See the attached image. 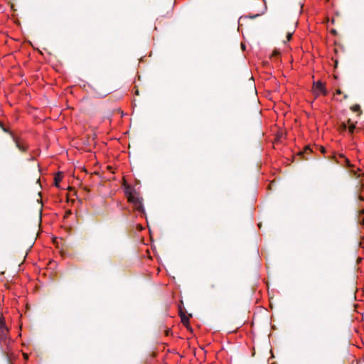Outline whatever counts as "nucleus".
<instances>
[{"instance_id": "nucleus-2", "label": "nucleus", "mask_w": 364, "mask_h": 364, "mask_svg": "<svg viewBox=\"0 0 364 364\" xmlns=\"http://www.w3.org/2000/svg\"><path fill=\"white\" fill-rule=\"evenodd\" d=\"M0 342L7 348L9 346L11 338L9 336V328L5 324L4 317L0 314Z\"/></svg>"}, {"instance_id": "nucleus-8", "label": "nucleus", "mask_w": 364, "mask_h": 364, "mask_svg": "<svg viewBox=\"0 0 364 364\" xmlns=\"http://www.w3.org/2000/svg\"><path fill=\"white\" fill-rule=\"evenodd\" d=\"M350 109L354 112H358L359 116L362 114L360 106L358 104H355L350 107Z\"/></svg>"}, {"instance_id": "nucleus-4", "label": "nucleus", "mask_w": 364, "mask_h": 364, "mask_svg": "<svg viewBox=\"0 0 364 364\" xmlns=\"http://www.w3.org/2000/svg\"><path fill=\"white\" fill-rule=\"evenodd\" d=\"M9 134L11 136V139L14 141L16 147L21 152H26L28 150L27 144L20 137L14 135V134L11 131Z\"/></svg>"}, {"instance_id": "nucleus-17", "label": "nucleus", "mask_w": 364, "mask_h": 364, "mask_svg": "<svg viewBox=\"0 0 364 364\" xmlns=\"http://www.w3.org/2000/svg\"><path fill=\"white\" fill-rule=\"evenodd\" d=\"M132 92L134 95H139V90L137 88H136V87H134L133 89H132Z\"/></svg>"}, {"instance_id": "nucleus-19", "label": "nucleus", "mask_w": 364, "mask_h": 364, "mask_svg": "<svg viewBox=\"0 0 364 364\" xmlns=\"http://www.w3.org/2000/svg\"><path fill=\"white\" fill-rule=\"evenodd\" d=\"M170 332H171V330H170V329H166V330H165V334H166V336H168V335H169V333H170Z\"/></svg>"}, {"instance_id": "nucleus-14", "label": "nucleus", "mask_w": 364, "mask_h": 364, "mask_svg": "<svg viewBox=\"0 0 364 364\" xmlns=\"http://www.w3.org/2000/svg\"><path fill=\"white\" fill-rule=\"evenodd\" d=\"M339 157H341V158H343V159H344V160H345V162H346V165H347L348 166H350V161H349V160H348L347 158H346L343 154H339Z\"/></svg>"}, {"instance_id": "nucleus-20", "label": "nucleus", "mask_w": 364, "mask_h": 364, "mask_svg": "<svg viewBox=\"0 0 364 364\" xmlns=\"http://www.w3.org/2000/svg\"><path fill=\"white\" fill-rule=\"evenodd\" d=\"M71 214V211L70 210H68L65 213V217H68L69 215Z\"/></svg>"}, {"instance_id": "nucleus-16", "label": "nucleus", "mask_w": 364, "mask_h": 364, "mask_svg": "<svg viewBox=\"0 0 364 364\" xmlns=\"http://www.w3.org/2000/svg\"><path fill=\"white\" fill-rule=\"evenodd\" d=\"M340 128H341V129L342 131H345V130H346V129H347V124H346V123H342V124H341Z\"/></svg>"}, {"instance_id": "nucleus-11", "label": "nucleus", "mask_w": 364, "mask_h": 364, "mask_svg": "<svg viewBox=\"0 0 364 364\" xmlns=\"http://www.w3.org/2000/svg\"><path fill=\"white\" fill-rule=\"evenodd\" d=\"M355 129V124H352L348 126V131L350 134H353L354 130Z\"/></svg>"}, {"instance_id": "nucleus-5", "label": "nucleus", "mask_w": 364, "mask_h": 364, "mask_svg": "<svg viewBox=\"0 0 364 364\" xmlns=\"http://www.w3.org/2000/svg\"><path fill=\"white\" fill-rule=\"evenodd\" d=\"M313 92L316 96L319 95L321 93H322L323 95H327V91L323 84L319 80L314 82Z\"/></svg>"}, {"instance_id": "nucleus-21", "label": "nucleus", "mask_w": 364, "mask_h": 364, "mask_svg": "<svg viewBox=\"0 0 364 364\" xmlns=\"http://www.w3.org/2000/svg\"><path fill=\"white\" fill-rule=\"evenodd\" d=\"M332 158H333V160L336 161V163H338V161H337L336 157V156H335V155H333V156H332Z\"/></svg>"}, {"instance_id": "nucleus-18", "label": "nucleus", "mask_w": 364, "mask_h": 364, "mask_svg": "<svg viewBox=\"0 0 364 364\" xmlns=\"http://www.w3.org/2000/svg\"><path fill=\"white\" fill-rule=\"evenodd\" d=\"M330 32H331V33H332L334 36L337 35V33H338L337 31L334 28L331 29Z\"/></svg>"}, {"instance_id": "nucleus-25", "label": "nucleus", "mask_w": 364, "mask_h": 364, "mask_svg": "<svg viewBox=\"0 0 364 364\" xmlns=\"http://www.w3.org/2000/svg\"><path fill=\"white\" fill-rule=\"evenodd\" d=\"M337 65H338V60H335V66L336 67V66H337Z\"/></svg>"}, {"instance_id": "nucleus-1", "label": "nucleus", "mask_w": 364, "mask_h": 364, "mask_svg": "<svg viewBox=\"0 0 364 364\" xmlns=\"http://www.w3.org/2000/svg\"><path fill=\"white\" fill-rule=\"evenodd\" d=\"M124 192L129 203L132 205L134 210L143 215L144 213L143 198L139 192L136 191L134 187L129 185L125 186Z\"/></svg>"}, {"instance_id": "nucleus-12", "label": "nucleus", "mask_w": 364, "mask_h": 364, "mask_svg": "<svg viewBox=\"0 0 364 364\" xmlns=\"http://www.w3.org/2000/svg\"><path fill=\"white\" fill-rule=\"evenodd\" d=\"M151 250H152V252L154 254V257H156V259L158 261L159 259V255H158V253H157V251H156V248L155 247H151Z\"/></svg>"}, {"instance_id": "nucleus-6", "label": "nucleus", "mask_w": 364, "mask_h": 364, "mask_svg": "<svg viewBox=\"0 0 364 364\" xmlns=\"http://www.w3.org/2000/svg\"><path fill=\"white\" fill-rule=\"evenodd\" d=\"M219 290V285L216 282H212L206 287L207 293L210 296L217 294Z\"/></svg>"}, {"instance_id": "nucleus-7", "label": "nucleus", "mask_w": 364, "mask_h": 364, "mask_svg": "<svg viewBox=\"0 0 364 364\" xmlns=\"http://www.w3.org/2000/svg\"><path fill=\"white\" fill-rule=\"evenodd\" d=\"M313 151L312 149H311V147L309 146H305V148L304 149V151H300L299 153V154L300 156H302V159H305V160H307L308 159V157L306 156L305 155H307L309 154V153H311Z\"/></svg>"}, {"instance_id": "nucleus-3", "label": "nucleus", "mask_w": 364, "mask_h": 364, "mask_svg": "<svg viewBox=\"0 0 364 364\" xmlns=\"http://www.w3.org/2000/svg\"><path fill=\"white\" fill-rule=\"evenodd\" d=\"M175 0H161V9L163 10L162 17H168L172 15Z\"/></svg>"}, {"instance_id": "nucleus-15", "label": "nucleus", "mask_w": 364, "mask_h": 364, "mask_svg": "<svg viewBox=\"0 0 364 364\" xmlns=\"http://www.w3.org/2000/svg\"><path fill=\"white\" fill-rule=\"evenodd\" d=\"M321 153L325 154L326 153V149L322 146H316Z\"/></svg>"}, {"instance_id": "nucleus-13", "label": "nucleus", "mask_w": 364, "mask_h": 364, "mask_svg": "<svg viewBox=\"0 0 364 364\" xmlns=\"http://www.w3.org/2000/svg\"><path fill=\"white\" fill-rule=\"evenodd\" d=\"M294 32V31H289L287 33V39L288 41H289L291 39Z\"/></svg>"}, {"instance_id": "nucleus-10", "label": "nucleus", "mask_w": 364, "mask_h": 364, "mask_svg": "<svg viewBox=\"0 0 364 364\" xmlns=\"http://www.w3.org/2000/svg\"><path fill=\"white\" fill-rule=\"evenodd\" d=\"M0 128H1V129L7 134L10 133V132H11V130L9 128L4 126V124L1 121H0Z\"/></svg>"}, {"instance_id": "nucleus-23", "label": "nucleus", "mask_w": 364, "mask_h": 364, "mask_svg": "<svg viewBox=\"0 0 364 364\" xmlns=\"http://www.w3.org/2000/svg\"><path fill=\"white\" fill-rule=\"evenodd\" d=\"M259 16V14H256V15H255L254 16H252L251 18H256V17H257V16Z\"/></svg>"}, {"instance_id": "nucleus-9", "label": "nucleus", "mask_w": 364, "mask_h": 364, "mask_svg": "<svg viewBox=\"0 0 364 364\" xmlns=\"http://www.w3.org/2000/svg\"><path fill=\"white\" fill-rule=\"evenodd\" d=\"M180 316H181V321L185 324H188V321H189V317L188 316H186L184 314H183L181 311H180Z\"/></svg>"}, {"instance_id": "nucleus-24", "label": "nucleus", "mask_w": 364, "mask_h": 364, "mask_svg": "<svg viewBox=\"0 0 364 364\" xmlns=\"http://www.w3.org/2000/svg\"><path fill=\"white\" fill-rule=\"evenodd\" d=\"M336 93H337V94H341V91L340 90H338L336 91Z\"/></svg>"}, {"instance_id": "nucleus-22", "label": "nucleus", "mask_w": 364, "mask_h": 364, "mask_svg": "<svg viewBox=\"0 0 364 364\" xmlns=\"http://www.w3.org/2000/svg\"><path fill=\"white\" fill-rule=\"evenodd\" d=\"M353 124V123H351V120H350V119H348V125H350V124Z\"/></svg>"}]
</instances>
